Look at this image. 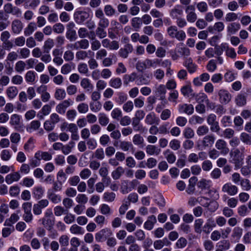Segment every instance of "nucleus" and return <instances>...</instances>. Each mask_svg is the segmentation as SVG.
Segmentation results:
<instances>
[{
    "label": "nucleus",
    "mask_w": 251,
    "mask_h": 251,
    "mask_svg": "<svg viewBox=\"0 0 251 251\" xmlns=\"http://www.w3.org/2000/svg\"><path fill=\"white\" fill-rule=\"evenodd\" d=\"M49 204V201L46 199L40 200L37 203L34 204L33 211L35 215H40L42 213V209L47 207Z\"/></svg>",
    "instance_id": "9d476101"
},
{
    "label": "nucleus",
    "mask_w": 251,
    "mask_h": 251,
    "mask_svg": "<svg viewBox=\"0 0 251 251\" xmlns=\"http://www.w3.org/2000/svg\"><path fill=\"white\" fill-rule=\"evenodd\" d=\"M70 232L74 234L82 235L84 233V229L76 224L72 226L70 228Z\"/></svg>",
    "instance_id": "72a5a7b5"
},
{
    "label": "nucleus",
    "mask_w": 251,
    "mask_h": 251,
    "mask_svg": "<svg viewBox=\"0 0 251 251\" xmlns=\"http://www.w3.org/2000/svg\"><path fill=\"white\" fill-rule=\"evenodd\" d=\"M194 97L195 98V100L198 103H202L204 102H206L208 99L207 95L204 93L195 94V96H194Z\"/></svg>",
    "instance_id": "ea45409f"
},
{
    "label": "nucleus",
    "mask_w": 251,
    "mask_h": 251,
    "mask_svg": "<svg viewBox=\"0 0 251 251\" xmlns=\"http://www.w3.org/2000/svg\"><path fill=\"white\" fill-rule=\"evenodd\" d=\"M80 85L83 89H86L87 91H92L94 88L93 84L91 83L89 79L87 78H84L81 80Z\"/></svg>",
    "instance_id": "c85d7f7f"
},
{
    "label": "nucleus",
    "mask_w": 251,
    "mask_h": 251,
    "mask_svg": "<svg viewBox=\"0 0 251 251\" xmlns=\"http://www.w3.org/2000/svg\"><path fill=\"white\" fill-rule=\"evenodd\" d=\"M112 234V232L110 229L103 228L96 234L95 239L99 242H103L110 237Z\"/></svg>",
    "instance_id": "20e7f679"
},
{
    "label": "nucleus",
    "mask_w": 251,
    "mask_h": 251,
    "mask_svg": "<svg viewBox=\"0 0 251 251\" xmlns=\"http://www.w3.org/2000/svg\"><path fill=\"white\" fill-rule=\"evenodd\" d=\"M183 65L186 68L190 74H193L197 70V66L193 63L191 58H185Z\"/></svg>",
    "instance_id": "2eb2a0df"
},
{
    "label": "nucleus",
    "mask_w": 251,
    "mask_h": 251,
    "mask_svg": "<svg viewBox=\"0 0 251 251\" xmlns=\"http://www.w3.org/2000/svg\"><path fill=\"white\" fill-rule=\"evenodd\" d=\"M215 147L223 155L227 154L229 151L226 142L223 139L217 140L215 143Z\"/></svg>",
    "instance_id": "423d86ee"
},
{
    "label": "nucleus",
    "mask_w": 251,
    "mask_h": 251,
    "mask_svg": "<svg viewBox=\"0 0 251 251\" xmlns=\"http://www.w3.org/2000/svg\"><path fill=\"white\" fill-rule=\"evenodd\" d=\"M54 46V43L53 39L48 38L44 43L43 47V50L45 51H50V50Z\"/></svg>",
    "instance_id": "5fc2aeb1"
},
{
    "label": "nucleus",
    "mask_w": 251,
    "mask_h": 251,
    "mask_svg": "<svg viewBox=\"0 0 251 251\" xmlns=\"http://www.w3.org/2000/svg\"><path fill=\"white\" fill-rule=\"evenodd\" d=\"M213 165L211 161L209 160H204L201 164V168L203 171L209 172L212 168Z\"/></svg>",
    "instance_id": "338daca9"
},
{
    "label": "nucleus",
    "mask_w": 251,
    "mask_h": 251,
    "mask_svg": "<svg viewBox=\"0 0 251 251\" xmlns=\"http://www.w3.org/2000/svg\"><path fill=\"white\" fill-rule=\"evenodd\" d=\"M241 141L246 145H251V136L246 132H242L240 136Z\"/></svg>",
    "instance_id": "a19ab883"
},
{
    "label": "nucleus",
    "mask_w": 251,
    "mask_h": 251,
    "mask_svg": "<svg viewBox=\"0 0 251 251\" xmlns=\"http://www.w3.org/2000/svg\"><path fill=\"white\" fill-rule=\"evenodd\" d=\"M209 132V128L205 125L199 126L196 130V133L199 136L206 135Z\"/></svg>",
    "instance_id": "de8ad7c7"
},
{
    "label": "nucleus",
    "mask_w": 251,
    "mask_h": 251,
    "mask_svg": "<svg viewBox=\"0 0 251 251\" xmlns=\"http://www.w3.org/2000/svg\"><path fill=\"white\" fill-rule=\"evenodd\" d=\"M235 102L238 106H243L247 103V97L244 94H238L235 99Z\"/></svg>",
    "instance_id": "bb28decb"
},
{
    "label": "nucleus",
    "mask_w": 251,
    "mask_h": 251,
    "mask_svg": "<svg viewBox=\"0 0 251 251\" xmlns=\"http://www.w3.org/2000/svg\"><path fill=\"white\" fill-rule=\"evenodd\" d=\"M219 102L222 104H227L231 99V95L228 91L225 89H220L218 92Z\"/></svg>",
    "instance_id": "39448f33"
},
{
    "label": "nucleus",
    "mask_w": 251,
    "mask_h": 251,
    "mask_svg": "<svg viewBox=\"0 0 251 251\" xmlns=\"http://www.w3.org/2000/svg\"><path fill=\"white\" fill-rule=\"evenodd\" d=\"M198 187L201 190H208L210 188V181L202 179L199 182Z\"/></svg>",
    "instance_id": "052dcab7"
},
{
    "label": "nucleus",
    "mask_w": 251,
    "mask_h": 251,
    "mask_svg": "<svg viewBox=\"0 0 251 251\" xmlns=\"http://www.w3.org/2000/svg\"><path fill=\"white\" fill-rule=\"evenodd\" d=\"M146 151L150 155H158L161 152V149L154 145H148L146 148Z\"/></svg>",
    "instance_id": "b1692460"
},
{
    "label": "nucleus",
    "mask_w": 251,
    "mask_h": 251,
    "mask_svg": "<svg viewBox=\"0 0 251 251\" xmlns=\"http://www.w3.org/2000/svg\"><path fill=\"white\" fill-rule=\"evenodd\" d=\"M119 147L124 151H127L133 148L131 142L126 141H119Z\"/></svg>",
    "instance_id": "c9c22d12"
},
{
    "label": "nucleus",
    "mask_w": 251,
    "mask_h": 251,
    "mask_svg": "<svg viewBox=\"0 0 251 251\" xmlns=\"http://www.w3.org/2000/svg\"><path fill=\"white\" fill-rule=\"evenodd\" d=\"M179 111L180 112H184L188 115H191L194 112V107L191 104H183L179 105Z\"/></svg>",
    "instance_id": "a878e982"
},
{
    "label": "nucleus",
    "mask_w": 251,
    "mask_h": 251,
    "mask_svg": "<svg viewBox=\"0 0 251 251\" xmlns=\"http://www.w3.org/2000/svg\"><path fill=\"white\" fill-rule=\"evenodd\" d=\"M34 157L39 161L41 159L49 161L51 159L52 155L48 152L38 151L35 153Z\"/></svg>",
    "instance_id": "6ab92c4d"
},
{
    "label": "nucleus",
    "mask_w": 251,
    "mask_h": 251,
    "mask_svg": "<svg viewBox=\"0 0 251 251\" xmlns=\"http://www.w3.org/2000/svg\"><path fill=\"white\" fill-rule=\"evenodd\" d=\"M66 94L64 89L57 88L55 90L54 96L57 100H62L66 97Z\"/></svg>",
    "instance_id": "4c0bfd02"
},
{
    "label": "nucleus",
    "mask_w": 251,
    "mask_h": 251,
    "mask_svg": "<svg viewBox=\"0 0 251 251\" xmlns=\"http://www.w3.org/2000/svg\"><path fill=\"white\" fill-rule=\"evenodd\" d=\"M26 64L23 61H18L15 64V71L19 73H21L24 71Z\"/></svg>",
    "instance_id": "680f3d73"
},
{
    "label": "nucleus",
    "mask_w": 251,
    "mask_h": 251,
    "mask_svg": "<svg viewBox=\"0 0 251 251\" xmlns=\"http://www.w3.org/2000/svg\"><path fill=\"white\" fill-rule=\"evenodd\" d=\"M124 172L125 170L123 167L122 166H119L112 172L111 176L114 180H117L121 177L122 175L124 174Z\"/></svg>",
    "instance_id": "c756f323"
},
{
    "label": "nucleus",
    "mask_w": 251,
    "mask_h": 251,
    "mask_svg": "<svg viewBox=\"0 0 251 251\" xmlns=\"http://www.w3.org/2000/svg\"><path fill=\"white\" fill-rule=\"evenodd\" d=\"M204 118L198 115L192 116L189 120L191 125H195L197 124H201L204 122Z\"/></svg>",
    "instance_id": "58836bf2"
},
{
    "label": "nucleus",
    "mask_w": 251,
    "mask_h": 251,
    "mask_svg": "<svg viewBox=\"0 0 251 251\" xmlns=\"http://www.w3.org/2000/svg\"><path fill=\"white\" fill-rule=\"evenodd\" d=\"M194 135V131L191 127H186L183 131V135L186 139L192 138Z\"/></svg>",
    "instance_id": "774afa93"
},
{
    "label": "nucleus",
    "mask_w": 251,
    "mask_h": 251,
    "mask_svg": "<svg viewBox=\"0 0 251 251\" xmlns=\"http://www.w3.org/2000/svg\"><path fill=\"white\" fill-rule=\"evenodd\" d=\"M157 222L156 217L154 215H151L148 218V220L144 223V227L148 230H151L154 224Z\"/></svg>",
    "instance_id": "4be33fe9"
},
{
    "label": "nucleus",
    "mask_w": 251,
    "mask_h": 251,
    "mask_svg": "<svg viewBox=\"0 0 251 251\" xmlns=\"http://www.w3.org/2000/svg\"><path fill=\"white\" fill-rule=\"evenodd\" d=\"M89 46V42L88 40L83 39L78 41L70 45V48L73 50H86Z\"/></svg>",
    "instance_id": "0eeeda50"
},
{
    "label": "nucleus",
    "mask_w": 251,
    "mask_h": 251,
    "mask_svg": "<svg viewBox=\"0 0 251 251\" xmlns=\"http://www.w3.org/2000/svg\"><path fill=\"white\" fill-rule=\"evenodd\" d=\"M133 46L130 44H126L123 48H121L118 52L120 56L123 58H127L129 53L133 51Z\"/></svg>",
    "instance_id": "f8f14e48"
},
{
    "label": "nucleus",
    "mask_w": 251,
    "mask_h": 251,
    "mask_svg": "<svg viewBox=\"0 0 251 251\" xmlns=\"http://www.w3.org/2000/svg\"><path fill=\"white\" fill-rule=\"evenodd\" d=\"M73 101L70 99L66 100L59 103L56 106V111L60 114H64L67 108L71 105Z\"/></svg>",
    "instance_id": "1a4fd4ad"
},
{
    "label": "nucleus",
    "mask_w": 251,
    "mask_h": 251,
    "mask_svg": "<svg viewBox=\"0 0 251 251\" xmlns=\"http://www.w3.org/2000/svg\"><path fill=\"white\" fill-rule=\"evenodd\" d=\"M23 28L22 22L18 20H13L11 23V30L14 34H18L21 33Z\"/></svg>",
    "instance_id": "4468645a"
},
{
    "label": "nucleus",
    "mask_w": 251,
    "mask_h": 251,
    "mask_svg": "<svg viewBox=\"0 0 251 251\" xmlns=\"http://www.w3.org/2000/svg\"><path fill=\"white\" fill-rule=\"evenodd\" d=\"M151 67V59L149 58H146L143 61H138L136 65V69L139 72H142L144 70Z\"/></svg>",
    "instance_id": "ddd939ff"
},
{
    "label": "nucleus",
    "mask_w": 251,
    "mask_h": 251,
    "mask_svg": "<svg viewBox=\"0 0 251 251\" xmlns=\"http://www.w3.org/2000/svg\"><path fill=\"white\" fill-rule=\"evenodd\" d=\"M48 198L54 203H58L61 201V198L59 195L50 191L48 192Z\"/></svg>",
    "instance_id": "e433bc0d"
},
{
    "label": "nucleus",
    "mask_w": 251,
    "mask_h": 251,
    "mask_svg": "<svg viewBox=\"0 0 251 251\" xmlns=\"http://www.w3.org/2000/svg\"><path fill=\"white\" fill-rule=\"evenodd\" d=\"M137 74L132 73L130 75H125L124 76V83L125 84H128L130 82L134 81L137 78Z\"/></svg>",
    "instance_id": "37998d69"
},
{
    "label": "nucleus",
    "mask_w": 251,
    "mask_h": 251,
    "mask_svg": "<svg viewBox=\"0 0 251 251\" xmlns=\"http://www.w3.org/2000/svg\"><path fill=\"white\" fill-rule=\"evenodd\" d=\"M104 11L107 16L111 17L116 13V10L110 4L105 5Z\"/></svg>",
    "instance_id": "6e6d98bb"
},
{
    "label": "nucleus",
    "mask_w": 251,
    "mask_h": 251,
    "mask_svg": "<svg viewBox=\"0 0 251 251\" xmlns=\"http://www.w3.org/2000/svg\"><path fill=\"white\" fill-rule=\"evenodd\" d=\"M226 44H222L221 45H216L214 48V52L217 56H221L224 50H226Z\"/></svg>",
    "instance_id": "13d9d810"
},
{
    "label": "nucleus",
    "mask_w": 251,
    "mask_h": 251,
    "mask_svg": "<svg viewBox=\"0 0 251 251\" xmlns=\"http://www.w3.org/2000/svg\"><path fill=\"white\" fill-rule=\"evenodd\" d=\"M203 220L202 219H198L195 221L194 227L196 233L201 234L202 232V225Z\"/></svg>",
    "instance_id": "2f4dec72"
},
{
    "label": "nucleus",
    "mask_w": 251,
    "mask_h": 251,
    "mask_svg": "<svg viewBox=\"0 0 251 251\" xmlns=\"http://www.w3.org/2000/svg\"><path fill=\"white\" fill-rule=\"evenodd\" d=\"M164 154L166 156L167 161L171 164L174 163L176 160V155L172 152H171L169 150H166Z\"/></svg>",
    "instance_id": "c03bdc74"
},
{
    "label": "nucleus",
    "mask_w": 251,
    "mask_h": 251,
    "mask_svg": "<svg viewBox=\"0 0 251 251\" xmlns=\"http://www.w3.org/2000/svg\"><path fill=\"white\" fill-rule=\"evenodd\" d=\"M140 120L133 118L132 126L135 131L143 133L146 131L147 129L145 127H143V126L140 124Z\"/></svg>",
    "instance_id": "393cba45"
},
{
    "label": "nucleus",
    "mask_w": 251,
    "mask_h": 251,
    "mask_svg": "<svg viewBox=\"0 0 251 251\" xmlns=\"http://www.w3.org/2000/svg\"><path fill=\"white\" fill-rule=\"evenodd\" d=\"M37 29L36 24L30 22L24 29V34L26 36H29Z\"/></svg>",
    "instance_id": "cd10ccee"
},
{
    "label": "nucleus",
    "mask_w": 251,
    "mask_h": 251,
    "mask_svg": "<svg viewBox=\"0 0 251 251\" xmlns=\"http://www.w3.org/2000/svg\"><path fill=\"white\" fill-rule=\"evenodd\" d=\"M222 190L223 192L226 193L230 196H234L237 193L238 188L231 183H226L223 185Z\"/></svg>",
    "instance_id": "9b49d317"
},
{
    "label": "nucleus",
    "mask_w": 251,
    "mask_h": 251,
    "mask_svg": "<svg viewBox=\"0 0 251 251\" xmlns=\"http://www.w3.org/2000/svg\"><path fill=\"white\" fill-rule=\"evenodd\" d=\"M109 84L113 88L119 89L122 85V81L119 77L112 78L109 80Z\"/></svg>",
    "instance_id": "7c9ffc66"
},
{
    "label": "nucleus",
    "mask_w": 251,
    "mask_h": 251,
    "mask_svg": "<svg viewBox=\"0 0 251 251\" xmlns=\"http://www.w3.org/2000/svg\"><path fill=\"white\" fill-rule=\"evenodd\" d=\"M179 7H180V6L177 5L171 10L170 12V15L172 18L177 19L178 16L181 15L182 14V10Z\"/></svg>",
    "instance_id": "4d7b16f0"
},
{
    "label": "nucleus",
    "mask_w": 251,
    "mask_h": 251,
    "mask_svg": "<svg viewBox=\"0 0 251 251\" xmlns=\"http://www.w3.org/2000/svg\"><path fill=\"white\" fill-rule=\"evenodd\" d=\"M180 91L184 97L193 98L194 96H195V93H193V90L190 85H186L182 86Z\"/></svg>",
    "instance_id": "5701e85b"
},
{
    "label": "nucleus",
    "mask_w": 251,
    "mask_h": 251,
    "mask_svg": "<svg viewBox=\"0 0 251 251\" xmlns=\"http://www.w3.org/2000/svg\"><path fill=\"white\" fill-rule=\"evenodd\" d=\"M66 36V38L71 42L76 40L77 38L76 32L75 29L67 30Z\"/></svg>",
    "instance_id": "49530a36"
},
{
    "label": "nucleus",
    "mask_w": 251,
    "mask_h": 251,
    "mask_svg": "<svg viewBox=\"0 0 251 251\" xmlns=\"http://www.w3.org/2000/svg\"><path fill=\"white\" fill-rule=\"evenodd\" d=\"M153 75L156 79L160 81L164 77L165 72L161 69H157L153 72Z\"/></svg>",
    "instance_id": "bf43d9fd"
},
{
    "label": "nucleus",
    "mask_w": 251,
    "mask_h": 251,
    "mask_svg": "<svg viewBox=\"0 0 251 251\" xmlns=\"http://www.w3.org/2000/svg\"><path fill=\"white\" fill-rule=\"evenodd\" d=\"M142 25L141 19L139 17H134L131 20V25L136 31H138Z\"/></svg>",
    "instance_id": "603ef678"
},
{
    "label": "nucleus",
    "mask_w": 251,
    "mask_h": 251,
    "mask_svg": "<svg viewBox=\"0 0 251 251\" xmlns=\"http://www.w3.org/2000/svg\"><path fill=\"white\" fill-rule=\"evenodd\" d=\"M20 116L18 114H13L10 117V124L14 126L16 130L20 131L21 126H20Z\"/></svg>",
    "instance_id": "a211bd4d"
},
{
    "label": "nucleus",
    "mask_w": 251,
    "mask_h": 251,
    "mask_svg": "<svg viewBox=\"0 0 251 251\" xmlns=\"http://www.w3.org/2000/svg\"><path fill=\"white\" fill-rule=\"evenodd\" d=\"M89 17V14L83 11L75 12L74 18L75 22L78 24H82Z\"/></svg>",
    "instance_id": "6e6552de"
},
{
    "label": "nucleus",
    "mask_w": 251,
    "mask_h": 251,
    "mask_svg": "<svg viewBox=\"0 0 251 251\" xmlns=\"http://www.w3.org/2000/svg\"><path fill=\"white\" fill-rule=\"evenodd\" d=\"M109 122V118L104 113H100L99 114V122L102 126H106Z\"/></svg>",
    "instance_id": "a18cd8bd"
},
{
    "label": "nucleus",
    "mask_w": 251,
    "mask_h": 251,
    "mask_svg": "<svg viewBox=\"0 0 251 251\" xmlns=\"http://www.w3.org/2000/svg\"><path fill=\"white\" fill-rule=\"evenodd\" d=\"M65 215H66L64 216L63 220L66 224H70L74 222L75 220V216L74 215L68 213V211Z\"/></svg>",
    "instance_id": "69168bd1"
},
{
    "label": "nucleus",
    "mask_w": 251,
    "mask_h": 251,
    "mask_svg": "<svg viewBox=\"0 0 251 251\" xmlns=\"http://www.w3.org/2000/svg\"><path fill=\"white\" fill-rule=\"evenodd\" d=\"M217 117L214 114H210L207 117V123L210 126V129L213 132L219 133L220 127L219 122L216 121Z\"/></svg>",
    "instance_id": "7ed1b4c3"
},
{
    "label": "nucleus",
    "mask_w": 251,
    "mask_h": 251,
    "mask_svg": "<svg viewBox=\"0 0 251 251\" xmlns=\"http://www.w3.org/2000/svg\"><path fill=\"white\" fill-rule=\"evenodd\" d=\"M54 214L57 217L61 216L63 214H65L68 212V210L65 209L64 207L58 205L55 206L54 209Z\"/></svg>",
    "instance_id": "09e8293b"
},
{
    "label": "nucleus",
    "mask_w": 251,
    "mask_h": 251,
    "mask_svg": "<svg viewBox=\"0 0 251 251\" xmlns=\"http://www.w3.org/2000/svg\"><path fill=\"white\" fill-rule=\"evenodd\" d=\"M145 122L149 125H153V124L158 125L159 119L156 117L154 113H150L146 116Z\"/></svg>",
    "instance_id": "412c9836"
},
{
    "label": "nucleus",
    "mask_w": 251,
    "mask_h": 251,
    "mask_svg": "<svg viewBox=\"0 0 251 251\" xmlns=\"http://www.w3.org/2000/svg\"><path fill=\"white\" fill-rule=\"evenodd\" d=\"M137 78V85H149L151 82V80L152 78V75L151 74H145L144 75L139 76Z\"/></svg>",
    "instance_id": "f3484780"
},
{
    "label": "nucleus",
    "mask_w": 251,
    "mask_h": 251,
    "mask_svg": "<svg viewBox=\"0 0 251 251\" xmlns=\"http://www.w3.org/2000/svg\"><path fill=\"white\" fill-rule=\"evenodd\" d=\"M203 200L208 201L209 199L205 197H200L196 198L195 197H191L188 201V204L191 206L195 205L198 202L200 203L203 206H207V203H202Z\"/></svg>",
    "instance_id": "aec40b11"
},
{
    "label": "nucleus",
    "mask_w": 251,
    "mask_h": 251,
    "mask_svg": "<svg viewBox=\"0 0 251 251\" xmlns=\"http://www.w3.org/2000/svg\"><path fill=\"white\" fill-rule=\"evenodd\" d=\"M41 221L42 225L48 229H50L53 225L54 222L50 217H44Z\"/></svg>",
    "instance_id": "79ce46f5"
},
{
    "label": "nucleus",
    "mask_w": 251,
    "mask_h": 251,
    "mask_svg": "<svg viewBox=\"0 0 251 251\" xmlns=\"http://www.w3.org/2000/svg\"><path fill=\"white\" fill-rule=\"evenodd\" d=\"M215 137L212 134L205 135L201 141H199L196 144L197 149L199 150L211 148L214 144Z\"/></svg>",
    "instance_id": "f257e3e1"
},
{
    "label": "nucleus",
    "mask_w": 251,
    "mask_h": 251,
    "mask_svg": "<svg viewBox=\"0 0 251 251\" xmlns=\"http://www.w3.org/2000/svg\"><path fill=\"white\" fill-rule=\"evenodd\" d=\"M118 98L115 101L119 104H122L125 102L127 99V95L124 92H120L117 93Z\"/></svg>",
    "instance_id": "864d4df0"
},
{
    "label": "nucleus",
    "mask_w": 251,
    "mask_h": 251,
    "mask_svg": "<svg viewBox=\"0 0 251 251\" xmlns=\"http://www.w3.org/2000/svg\"><path fill=\"white\" fill-rule=\"evenodd\" d=\"M177 52L181 56H183L185 58L189 56L190 54V50L186 47L178 48Z\"/></svg>",
    "instance_id": "e2e57ef3"
},
{
    "label": "nucleus",
    "mask_w": 251,
    "mask_h": 251,
    "mask_svg": "<svg viewBox=\"0 0 251 251\" xmlns=\"http://www.w3.org/2000/svg\"><path fill=\"white\" fill-rule=\"evenodd\" d=\"M19 219V216L16 213L11 214L10 218L5 221L4 225L11 226L12 224L16 223Z\"/></svg>",
    "instance_id": "8fccbe9b"
},
{
    "label": "nucleus",
    "mask_w": 251,
    "mask_h": 251,
    "mask_svg": "<svg viewBox=\"0 0 251 251\" xmlns=\"http://www.w3.org/2000/svg\"><path fill=\"white\" fill-rule=\"evenodd\" d=\"M35 78V73L33 71H29L25 74V79L27 82H33Z\"/></svg>",
    "instance_id": "0e129e2a"
},
{
    "label": "nucleus",
    "mask_w": 251,
    "mask_h": 251,
    "mask_svg": "<svg viewBox=\"0 0 251 251\" xmlns=\"http://www.w3.org/2000/svg\"><path fill=\"white\" fill-rule=\"evenodd\" d=\"M6 92L7 97L10 99H13L17 95L18 90L16 87L11 86L6 89Z\"/></svg>",
    "instance_id": "f704fd0d"
},
{
    "label": "nucleus",
    "mask_w": 251,
    "mask_h": 251,
    "mask_svg": "<svg viewBox=\"0 0 251 251\" xmlns=\"http://www.w3.org/2000/svg\"><path fill=\"white\" fill-rule=\"evenodd\" d=\"M21 176L19 172H15L7 175L5 177V182L7 184H11L14 182L18 181Z\"/></svg>",
    "instance_id": "dca6fc26"
},
{
    "label": "nucleus",
    "mask_w": 251,
    "mask_h": 251,
    "mask_svg": "<svg viewBox=\"0 0 251 251\" xmlns=\"http://www.w3.org/2000/svg\"><path fill=\"white\" fill-rule=\"evenodd\" d=\"M241 26L239 23H232L229 24L227 27V32L229 34H235L238 30L240 29Z\"/></svg>",
    "instance_id": "473e14b6"
},
{
    "label": "nucleus",
    "mask_w": 251,
    "mask_h": 251,
    "mask_svg": "<svg viewBox=\"0 0 251 251\" xmlns=\"http://www.w3.org/2000/svg\"><path fill=\"white\" fill-rule=\"evenodd\" d=\"M229 155L232 158V162L234 164L235 169H239L243 163L244 156L239 149H235L230 152Z\"/></svg>",
    "instance_id": "f03ea898"
},
{
    "label": "nucleus",
    "mask_w": 251,
    "mask_h": 251,
    "mask_svg": "<svg viewBox=\"0 0 251 251\" xmlns=\"http://www.w3.org/2000/svg\"><path fill=\"white\" fill-rule=\"evenodd\" d=\"M44 190L41 186L35 187L33 189V195L36 199H40L43 195Z\"/></svg>",
    "instance_id": "3c124183"
}]
</instances>
